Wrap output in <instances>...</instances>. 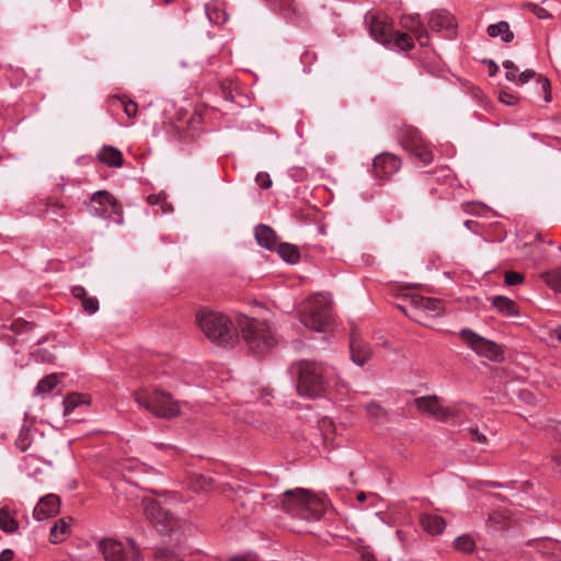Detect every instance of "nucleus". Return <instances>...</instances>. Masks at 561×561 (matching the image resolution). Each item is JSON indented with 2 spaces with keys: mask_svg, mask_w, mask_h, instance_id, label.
<instances>
[{
  "mask_svg": "<svg viewBox=\"0 0 561 561\" xmlns=\"http://www.w3.org/2000/svg\"><path fill=\"white\" fill-rule=\"evenodd\" d=\"M370 35L379 43L387 45L393 43L402 50H410L414 47L413 39L408 33L394 31L390 18L382 13H368L366 15Z\"/></svg>",
  "mask_w": 561,
  "mask_h": 561,
  "instance_id": "6",
  "label": "nucleus"
},
{
  "mask_svg": "<svg viewBox=\"0 0 561 561\" xmlns=\"http://www.w3.org/2000/svg\"><path fill=\"white\" fill-rule=\"evenodd\" d=\"M524 276L517 272H506L505 273V284L508 286H515L523 282Z\"/></svg>",
  "mask_w": 561,
  "mask_h": 561,
  "instance_id": "42",
  "label": "nucleus"
},
{
  "mask_svg": "<svg viewBox=\"0 0 561 561\" xmlns=\"http://www.w3.org/2000/svg\"><path fill=\"white\" fill-rule=\"evenodd\" d=\"M499 100L504 103V104H507V105H513L515 102H516V99L513 94L506 92V91H502L499 95Z\"/></svg>",
  "mask_w": 561,
  "mask_h": 561,
  "instance_id": "48",
  "label": "nucleus"
},
{
  "mask_svg": "<svg viewBox=\"0 0 561 561\" xmlns=\"http://www.w3.org/2000/svg\"><path fill=\"white\" fill-rule=\"evenodd\" d=\"M399 142L404 151L411 157L428 164L433 160L431 145L422 137L421 131L412 126H407L401 130Z\"/></svg>",
  "mask_w": 561,
  "mask_h": 561,
  "instance_id": "9",
  "label": "nucleus"
},
{
  "mask_svg": "<svg viewBox=\"0 0 561 561\" xmlns=\"http://www.w3.org/2000/svg\"><path fill=\"white\" fill-rule=\"evenodd\" d=\"M81 302L84 311L89 314H93L99 310V300L95 297L87 296Z\"/></svg>",
  "mask_w": 561,
  "mask_h": 561,
  "instance_id": "38",
  "label": "nucleus"
},
{
  "mask_svg": "<svg viewBox=\"0 0 561 561\" xmlns=\"http://www.w3.org/2000/svg\"><path fill=\"white\" fill-rule=\"evenodd\" d=\"M164 195H165L164 193H160L158 195H149L148 196V203L151 204V205H160V203L162 202Z\"/></svg>",
  "mask_w": 561,
  "mask_h": 561,
  "instance_id": "52",
  "label": "nucleus"
},
{
  "mask_svg": "<svg viewBox=\"0 0 561 561\" xmlns=\"http://www.w3.org/2000/svg\"><path fill=\"white\" fill-rule=\"evenodd\" d=\"M407 305H398V308L414 321H421V313L437 317L444 312V305L439 299L427 298L416 294H404Z\"/></svg>",
  "mask_w": 561,
  "mask_h": 561,
  "instance_id": "8",
  "label": "nucleus"
},
{
  "mask_svg": "<svg viewBox=\"0 0 561 561\" xmlns=\"http://www.w3.org/2000/svg\"><path fill=\"white\" fill-rule=\"evenodd\" d=\"M400 24L410 33L413 41L415 38L421 46L427 45L428 33L419 15H404L401 18Z\"/></svg>",
  "mask_w": 561,
  "mask_h": 561,
  "instance_id": "16",
  "label": "nucleus"
},
{
  "mask_svg": "<svg viewBox=\"0 0 561 561\" xmlns=\"http://www.w3.org/2000/svg\"><path fill=\"white\" fill-rule=\"evenodd\" d=\"M19 527L18 522L11 514V511L8 506H3L0 508V529L5 533H14Z\"/></svg>",
  "mask_w": 561,
  "mask_h": 561,
  "instance_id": "27",
  "label": "nucleus"
},
{
  "mask_svg": "<svg viewBox=\"0 0 561 561\" xmlns=\"http://www.w3.org/2000/svg\"><path fill=\"white\" fill-rule=\"evenodd\" d=\"M274 503L291 516L307 520L320 519L328 507L325 500L300 488L285 491Z\"/></svg>",
  "mask_w": 561,
  "mask_h": 561,
  "instance_id": "2",
  "label": "nucleus"
},
{
  "mask_svg": "<svg viewBox=\"0 0 561 561\" xmlns=\"http://www.w3.org/2000/svg\"><path fill=\"white\" fill-rule=\"evenodd\" d=\"M362 560L363 561H376L374 554H371L370 552H364L362 554Z\"/></svg>",
  "mask_w": 561,
  "mask_h": 561,
  "instance_id": "59",
  "label": "nucleus"
},
{
  "mask_svg": "<svg viewBox=\"0 0 561 561\" xmlns=\"http://www.w3.org/2000/svg\"><path fill=\"white\" fill-rule=\"evenodd\" d=\"M459 336L479 356H484L493 362H502L504 359L503 350L500 345L480 336L470 329L461 330Z\"/></svg>",
  "mask_w": 561,
  "mask_h": 561,
  "instance_id": "10",
  "label": "nucleus"
},
{
  "mask_svg": "<svg viewBox=\"0 0 561 561\" xmlns=\"http://www.w3.org/2000/svg\"><path fill=\"white\" fill-rule=\"evenodd\" d=\"M414 404L419 411L427 413L439 421L455 416L456 413L449 409L443 408L436 396L420 397L414 400Z\"/></svg>",
  "mask_w": 561,
  "mask_h": 561,
  "instance_id": "13",
  "label": "nucleus"
},
{
  "mask_svg": "<svg viewBox=\"0 0 561 561\" xmlns=\"http://www.w3.org/2000/svg\"><path fill=\"white\" fill-rule=\"evenodd\" d=\"M236 323L238 334H241L248 350L254 355H264L274 347L276 340L265 321L238 314Z\"/></svg>",
  "mask_w": 561,
  "mask_h": 561,
  "instance_id": "3",
  "label": "nucleus"
},
{
  "mask_svg": "<svg viewBox=\"0 0 561 561\" xmlns=\"http://www.w3.org/2000/svg\"><path fill=\"white\" fill-rule=\"evenodd\" d=\"M88 394L72 392L64 399V414L69 415L77 407L89 404Z\"/></svg>",
  "mask_w": 561,
  "mask_h": 561,
  "instance_id": "24",
  "label": "nucleus"
},
{
  "mask_svg": "<svg viewBox=\"0 0 561 561\" xmlns=\"http://www.w3.org/2000/svg\"><path fill=\"white\" fill-rule=\"evenodd\" d=\"M297 376V391L307 398L323 396L328 388V368L316 362L301 360L291 367Z\"/></svg>",
  "mask_w": 561,
  "mask_h": 561,
  "instance_id": "4",
  "label": "nucleus"
},
{
  "mask_svg": "<svg viewBox=\"0 0 561 561\" xmlns=\"http://www.w3.org/2000/svg\"><path fill=\"white\" fill-rule=\"evenodd\" d=\"M280 255V257L291 264L298 262L300 254L297 247L289 243H277L275 248Z\"/></svg>",
  "mask_w": 561,
  "mask_h": 561,
  "instance_id": "26",
  "label": "nucleus"
},
{
  "mask_svg": "<svg viewBox=\"0 0 561 561\" xmlns=\"http://www.w3.org/2000/svg\"><path fill=\"white\" fill-rule=\"evenodd\" d=\"M503 67L507 70L505 75L506 79L510 81H514L518 72L517 66H515V64L511 60H505L503 62Z\"/></svg>",
  "mask_w": 561,
  "mask_h": 561,
  "instance_id": "40",
  "label": "nucleus"
},
{
  "mask_svg": "<svg viewBox=\"0 0 561 561\" xmlns=\"http://www.w3.org/2000/svg\"><path fill=\"white\" fill-rule=\"evenodd\" d=\"M205 484H206V479L204 477H199L197 479V485H195L194 488L196 490H204L205 489Z\"/></svg>",
  "mask_w": 561,
  "mask_h": 561,
  "instance_id": "58",
  "label": "nucleus"
},
{
  "mask_svg": "<svg viewBox=\"0 0 561 561\" xmlns=\"http://www.w3.org/2000/svg\"><path fill=\"white\" fill-rule=\"evenodd\" d=\"M33 356H35L36 360L42 363H51L55 359V355L47 350H37L33 353Z\"/></svg>",
  "mask_w": 561,
  "mask_h": 561,
  "instance_id": "41",
  "label": "nucleus"
},
{
  "mask_svg": "<svg viewBox=\"0 0 561 561\" xmlns=\"http://www.w3.org/2000/svg\"><path fill=\"white\" fill-rule=\"evenodd\" d=\"M69 530V523L65 519L58 520L54 527L50 529V541L53 543H58L62 540V537L68 533Z\"/></svg>",
  "mask_w": 561,
  "mask_h": 561,
  "instance_id": "31",
  "label": "nucleus"
},
{
  "mask_svg": "<svg viewBox=\"0 0 561 561\" xmlns=\"http://www.w3.org/2000/svg\"><path fill=\"white\" fill-rule=\"evenodd\" d=\"M32 323L23 320V319H16L13 321L11 328L15 333H22L25 331H30L32 329Z\"/></svg>",
  "mask_w": 561,
  "mask_h": 561,
  "instance_id": "39",
  "label": "nucleus"
},
{
  "mask_svg": "<svg viewBox=\"0 0 561 561\" xmlns=\"http://www.w3.org/2000/svg\"><path fill=\"white\" fill-rule=\"evenodd\" d=\"M350 350L352 360L359 366L366 364L373 355L369 344L365 342L355 330H353L351 334Z\"/></svg>",
  "mask_w": 561,
  "mask_h": 561,
  "instance_id": "15",
  "label": "nucleus"
},
{
  "mask_svg": "<svg viewBox=\"0 0 561 561\" xmlns=\"http://www.w3.org/2000/svg\"><path fill=\"white\" fill-rule=\"evenodd\" d=\"M401 167V160L398 156L391 153H381L374 159L373 171L376 178L388 179Z\"/></svg>",
  "mask_w": 561,
  "mask_h": 561,
  "instance_id": "14",
  "label": "nucleus"
},
{
  "mask_svg": "<svg viewBox=\"0 0 561 561\" xmlns=\"http://www.w3.org/2000/svg\"><path fill=\"white\" fill-rule=\"evenodd\" d=\"M420 524L423 530L431 536L440 535L446 528V520L442 516L430 513L420 515Z\"/></svg>",
  "mask_w": 561,
  "mask_h": 561,
  "instance_id": "19",
  "label": "nucleus"
},
{
  "mask_svg": "<svg viewBox=\"0 0 561 561\" xmlns=\"http://www.w3.org/2000/svg\"><path fill=\"white\" fill-rule=\"evenodd\" d=\"M545 101L550 102L551 101V91L545 93Z\"/></svg>",
  "mask_w": 561,
  "mask_h": 561,
  "instance_id": "61",
  "label": "nucleus"
},
{
  "mask_svg": "<svg viewBox=\"0 0 561 561\" xmlns=\"http://www.w3.org/2000/svg\"><path fill=\"white\" fill-rule=\"evenodd\" d=\"M468 408H469L470 412H473V411H476V410H477V408H476V407H473V405H469Z\"/></svg>",
  "mask_w": 561,
  "mask_h": 561,
  "instance_id": "63",
  "label": "nucleus"
},
{
  "mask_svg": "<svg viewBox=\"0 0 561 561\" xmlns=\"http://www.w3.org/2000/svg\"><path fill=\"white\" fill-rule=\"evenodd\" d=\"M255 238L260 245L273 250L277 245L276 234L273 229L261 225L255 229Z\"/></svg>",
  "mask_w": 561,
  "mask_h": 561,
  "instance_id": "23",
  "label": "nucleus"
},
{
  "mask_svg": "<svg viewBox=\"0 0 561 561\" xmlns=\"http://www.w3.org/2000/svg\"><path fill=\"white\" fill-rule=\"evenodd\" d=\"M162 209V213L170 214L173 211L172 205L167 201V195H164L162 202L159 205Z\"/></svg>",
  "mask_w": 561,
  "mask_h": 561,
  "instance_id": "53",
  "label": "nucleus"
},
{
  "mask_svg": "<svg viewBox=\"0 0 561 561\" xmlns=\"http://www.w3.org/2000/svg\"><path fill=\"white\" fill-rule=\"evenodd\" d=\"M262 497H263L264 500H267V499L270 497V495L264 494Z\"/></svg>",
  "mask_w": 561,
  "mask_h": 561,
  "instance_id": "64",
  "label": "nucleus"
},
{
  "mask_svg": "<svg viewBox=\"0 0 561 561\" xmlns=\"http://www.w3.org/2000/svg\"><path fill=\"white\" fill-rule=\"evenodd\" d=\"M492 306L505 317H514L518 314V307L515 301L505 296H494L491 298Z\"/></svg>",
  "mask_w": 561,
  "mask_h": 561,
  "instance_id": "21",
  "label": "nucleus"
},
{
  "mask_svg": "<svg viewBox=\"0 0 561 561\" xmlns=\"http://www.w3.org/2000/svg\"><path fill=\"white\" fill-rule=\"evenodd\" d=\"M538 83L541 84V89H542L543 93L551 91V84L547 78L539 76Z\"/></svg>",
  "mask_w": 561,
  "mask_h": 561,
  "instance_id": "50",
  "label": "nucleus"
},
{
  "mask_svg": "<svg viewBox=\"0 0 561 561\" xmlns=\"http://www.w3.org/2000/svg\"><path fill=\"white\" fill-rule=\"evenodd\" d=\"M488 65H489V73H490V76L491 77L495 76L496 72L499 71L497 65L493 60H489Z\"/></svg>",
  "mask_w": 561,
  "mask_h": 561,
  "instance_id": "56",
  "label": "nucleus"
},
{
  "mask_svg": "<svg viewBox=\"0 0 561 561\" xmlns=\"http://www.w3.org/2000/svg\"><path fill=\"white\" fill-rule=\"evenodd\" d=\"M71 291H72L73 297L80 299L81 301L84 298H87L85 289L81 286H75Z\"/></svg>",
  "mask_w": 561,
  "mask_h": 561,
  "instance_id": "49",
  "label": "nucleus"
},
{
  "mask_svg": "<svg viewBox=\"0 0 561 561\" xmlns=\"http://www.w3.org/2000/svg\"><path fill=\"white\" fill-rule=\"evenodd\" d=\"M298 316L300 322L317 332H324L332 322V306L329 297L323 294H314L304 301Z\"/></svg>",
  "mask_w": 561,
  "mask_h": 561,
  "instance_id": "5",
  "label": "nucleus"
},
{
  "mask_svg": "<svg viewBox=\"0 0 561 561\" xmlns=\"http://www.w3.org/2000/svg\"><path fill=\"white\" fill-rule=\"evenodd\" d=\"M541 278L551 289L561 293V266L543 272Z\"/></svg>",
  "mask_w": 561,
  "mask_h": 561,
  "instance_id": "28",
  "label": "nucleus"
},
{
  "mask_svg": "<svg viewBox=\"0 0 561 561\" xmlns=\"http://www.w3.org/2000/svg\"><path fill=\"white\" fill-rule=\"evenodd\" d=\"M142 507L146 517L159 533H170L174 529L176 520L156 500L145 497L142 500Z\"/></svg>",
  "mask_w": 561,
  "mask_h": 561,
  "instance_id": "12",
  "label": "nucleus"
},
{
  "mask_svg": "<svg viewBox=\"0 0 561 561\" xmlns=\"http://www.w3.org/2000/svg\"><path fill=\"white\" fill-rule=\"evenodd\" d=\"M14 557V552L11 549H4L0 553V561H11Z\"/></svg>",
  "mask_w": 561,
  "mask_h": 561,
  "instance_id": "54",
  "label": "nucleus"
},
{
  "mask_svg": "<svg viewBox=\"0 0 561 561\" xmlns=\"http://www.w3.org/2000/svg\"><path fill=\"white\" fill-rule=\"evenodd\" d=\"M319 430L322 433L324 444L328 446L335 431L333 421L329 417L321 419L319 421Z\"/></svg>",
  "mask_w": 561,
  "mask_h": 561,
  "instance_id": "33",
  "label": "nucleus"
},
{
  "mask_svg": "<svg viewBox=\"0 0 561 561\" xmlns=\"http://www.w3.org/2000/svg\"><path fill=\"white\" fill-rule=\"evenodd\" d=\"M454 548L463 553H472L476 550V541L470 535H461L453 542Z\"/></svg>",
  "mask_w": 561,
  "mask_h": 561,
  "instance_id": "29",
  "label": "nucleus"
},
{
  "mask_svg": "<svg viewBox=\"0 0 561 561\" xmlns=\"http://www.w3.org/2000/svg\"><path fill=\"white\" fill-rule=\"evenodd\" d=\"M31 443H32L31 430L28 427L23 426L21 428V432H20L16 440H15V445L21 451H25L30 447Z\"/></svg>",
  "mask_w": 561,
  "mask_h": 561,
  "instance_id": "36",
  "label": "nucleus"
},
{
  "mask_svg": "<svg viewBox=\"0 0 561 561\" xmlns=\"http://www.w3.org/2000/svg\"><path fill=\"white\" fill-rule=\"evenodd\" d=\"M134 399L140 407L150 411L158 417L170 419L180 413L178 402H175L169 393L160 390L152 392L140 390L135 392Z\"/></svg>",
  "mask_w": 561,
  "mask_h": 561,
  "instance_id": "7",
  "label": "nucleus"
},
{
  "mask_svg": "<svg viewBox=\"0 0 561 561\" xmlns=\"http://www.w3.org/2000/svg\"><path fill=\"white\" fill-rule=\"evenodd\" d=\"M111 103H112V105L118 104L119 106H122L125 114L128 117H135L137 114V110H138L137 104L135 102H133L131 100H127L124 96H113V98H111Z\"/></svg>",
  "mask_w": 561,
  "mask_h": 561,
  "instance_id": "30",
  "label": "nucleus"
},
{
  "mask_svg": "<svg viewBox=\"0 0 561 561\" xmlns=\"http://www.w3.org/2000/svg\"><path fill=\"white\" fill-rule=\"evenodd\" d=\"M60 499L55 494L43 496L33 511V516L37 520H44L59 513Z\"/></svg>",
  "mask_w": 561,
  "mask_h": 561,
  "instance_id": "17",
  "label": "nucleus"
},
{
  "mask_svg": "<svg viewBox=\"0 0 561 561\" xmlns=\"http://www.w3.org/2000/svg\"><path fill=\"white\" fill-rule=\"evenodd\" d=\"M488 35L491 37H496L501 35L503 42L510 43L514 38L513 32L510 30V25L505 21H501L496 24H491L488 26Z\"/></svg>",
  "mask_w": 561,
  "mask_h": 561,
  "instance_id": "25",
  "label": "nucleus"
},
{
  "mask_svg": "<svg viewBox=\"0 0 561 561\" xmlns=\"http://www.w3.org/2000/svg\"><path fill=\"white\" fill-rule=\"evenodd\" d=\"M366 411H367V414L374 419H378L382 414V409L376 403L367 404Z\"/></svg>",
  "mask_w": 561,
  "mask_h": 561,
  "instance_id": "46",
  "label": "nucleus"
},
{
  "mask_svg": "<svg viewBox=\"0 0 561 561\" xmlns=\"http://www.w3.org/2000/svg\"><path fill=\"white\" fill-rule=\"evenodd\" d=\"M553 336L559 340L561 342V327H557L554 330H553Z\"/></svg>",
  "mask_w": 561,
  "mask_h": 561,
  "instance_id": "60",
  "label": "nucleus"
},
{
  "mask_svg": "<svg viewBox=\"0 0 561 561\" xmlns=\"http://www.w3.org/2000/svg\"><path fill=\"white\" fill-rule=\"evenodd\" d=\"M469 433L471 435L472 440H474L479 444H483V445H485L488 443L486 436L484 434L480 433L477 427L469 428Z\"/></svg>",
  "mask_w": 561,
  "mask_h": 561,
  "instance_id": "45",
  "label": "nucleus"
},
{
  "mask_svg": "<svg viewBox=\"0 0 561 561\" xmlns=\"http://www.w3.org/2000/svg\"><path fill=\"white\" fill-rule=\"evenodd\" d=\"M206 12L209 21L213 23L220 24L227 21L226 12L216 5H207Z\"/></svg>",
  "mask_w": 561,
  "mask_h": 561,
  "instance_id": "35",
  "label": "nucleus"
},
{
  "mask_svg": "<svg viewBox=\"0 0 561 561\" xmlns=\"http://www.w3.org/2000/svg\"><path fill=\"white\" fill-rule=\"evenodd\" d=\"M154 561H182L180 557L172 550L159 548L154 551Z\"/></svg>",
  "mask_w": 561,
  "mask_h": 561,
  "instance_id": "37",
  "label": "nucleus"
},
{
  "mask_svg": "<svg viewBox=\"0 0 561 561\" xmlns=\"http://www.w3.org/2000/svg\"><path fill=\"white\" fill-rule=\"evenodd\" d=\"M553 460L556 462L557 470L561 473V450L553 455Z\"/></svg>",
  "mask_w": 561,
  "mask_h": 561,
  "instance_id": "57",
  "label": "nucleus"
},
{
  "mask_svg": "<svg viewBox=\"0 0 561 561\" xmlns=\"http://www.w3.org/2000/svg\"><path fill=\"white\" fill-rule=\"evenodd\" d=\"M195 321L204 335L218 346L231 347L238 342L236 319L222 312L202 309L196 313Z\"/></svg>",
  "mask_w": 561,
  "mask_h": 561,
  "instance_id": "1",
  "label": "nucleus"
},
{
  "mask_svg": "<svg viewBox=\"0 0 561 561\" xmlns=\"http://www.w3.org/2000/svg\"><path fill=\"white\" fill-rule=\"evenodd\" d=\"M98 158L108 167H121L124 161L122 152L112 146L103 147Z\"/></svg>",
  "mask_w": 561,
  "mask_h": 561,
  "instance_id": "22",
  "label": "nucleus"
},
{
  "mask_svg": "<svg viewBox=\"0 0 561 561\" xmlns=\"http://www.w3.org/2000/svg\"><path fill=\"white\" fill-rule=\"evenodd\" d=\"M255 181L257 185L262 188H268L272 186V180L270 175L265 172L257 173Z\"/></svg>",
  "mask_w": 561,
  "mask_h": 561,
  "instance_id": "43",
  "label": "nucleus"
},
{
  "mask_svg": "<svg viewBox=\"0 0 561 561\" xmlns=\"http://www.w3.org/2000/svg\"><path fill=\"white\" fill-rule=\"evenodd\" d=\"M365 499H366L365 493H359V494L357 495V500H358L359 502L365 501Z\"/></svg>",
  "mask_w": 561,
  "mask_h": 561,
  "instance_id": "62",
  "label": "nucleus"
},
{
  "mask_svg": "<svg viewBox=\"0 0 561 561\" xmlns=\"http://www.w3.org/2000/svg\"><path fill=\"white\" fill-rule=\"evenodd\" d=\"M47 211L54 216V220L57 219V217H66L67 216V209L65 204L61 202L49 197L46 202Z\"/></svg>",
  "mask_w": 561,
  "mask_h": 561,
  "instance_id": "32",
  "label": "nucleus"
},
{
  "mask_svg": "<svg viewBox=\"0 0 561 561\" xmlns=\"http://www.w3.org/2000/svg\"><path fill=\"white\" fill-rule=\"evenodd\" d=\"M428 26L432 31L453 30L456 27L455 18L446 10L433 11L428 16Z\"/></svg>",
  "mask_w": 561,
  "mask_h": 561,
  "instance_id": "18",
  "label": "nucleus"
},
{
  "mask_svg": "<svg viewBox=\"0 0 561 561\" xmlns=\"http://www.w3.org/2000/svg\"><path fill=\"white\" fill-rule=\"evenodd\" d=\"M536 77V72L534 70H525L523 71L519 76H518V83L519 84H525L527 83L529 80L534 79Z\"/></svg>",
  "mask_w": 561,
  "mask_h": 561,
  "instance_id": "47",
  "label": "nucleus"
},
{
  "mask_svg": "<svg viewBox=\"0 0 561 561\" xmlns=\"http://www.w3.org/2000/svg\"><path fill=\"white\" fill-rule=\"evenodd\" d=\"M272 3L282 11H294V0H272Z\"/></svg>",
  "mask_w": 561,
  "mask_h": 561,
  "instance_id": "44",
  "label": "nucleus"
},
{
  "mask_svg": "<svg viewBox=\"0 0 561 561\" xmlns=\"http://www.w3.org/2000/svg\"><path fill=\"white\" fill-rule=\"evenodd\" d=\"M58 383V375L51 374L43 378L36 387L37 393H48L50 392L56 385Z\"/></svg>",
  "mask_w": 561,
  "mask_h": 561,
  "instance_id": "34",
  "label": "nucleus"
},
{
  "mask_svg": "<svg viewBox=\"0 0 561 561\" xmlns=\"http://www.w3.org/2000/svg\"><path fill=\"white\" fill-rule=\"evenodd\" d=\"M100 549L105 561H139L140 551L134 540H128V547L114 539H104Z\"/></svg>",
  "mask_w": 561,
  "mask_h": 561,
  "instance_id": "11",
  "label": "nucleus"
},
{
  "mask_svg": "<svg viewBox=\"0 0 561 561\" xmlns=\"http://www.w3.org/2000/svg\"><path fill=\"white\" fill-rule=\"evenodd\" d=\"M92 205L99 204L100 207H94V213L102 216L106 206H111L114 213L121 211V206L117 204L115 198L106 191L96 192L91 198Z\"/></svg>",
  "mask_w": 561,
  "mask_h": 561,
  "instance_id": "20",
  "label": "nucleus"
},
{
  "mask_svg": "<svg viewBox=\"0 0 561 561\" xmlns=\"http://www.w3.org/2000/svg\"><path fill=\"white\" fill-rule=\"evenodd\" d=\"M220 88L222 90V95L226 100H230L232 98L231 90L229 85H227L225 82L220 83Z\"/></svg>",
  "mask_w": 561,
  "mask_h": 561,
  "instance_id": "55",
  "label": "nucleus"
},
{
  "mask_svg": "<svg viewBox=\"0 0 561 561\" xmlns=\"http://www.w3.org/2000/svg\"><path fill=\"white\" fill-rule=\"evenodd\" d=\"M534 13L539 18V19H549L551 16V14L543 8H540V7H535L534 9Z\"/></svg>",
  "mask_w": 561,
  "mask_h": 561,
  "instance_id": "51",
  "label": "nucleus"
}]
</instances>
